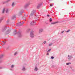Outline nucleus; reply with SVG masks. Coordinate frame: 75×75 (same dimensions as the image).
I'll return each mask as SVG.
<instances>
[{
  "mask_svg": "<svg viewBox=\"0 0 75 75\" xmlns=\"http://www.w3.org/2000/svg\"><path fill=\"white\" fill-rule=\"evenodd\" d=\"M47 16L48 17H50V15H47Z\"/></svg>",
  "mask_w": 75,
  "mask_h": 75,
  "instance_id": "28",
  "label": "nucleus"
},
{
  "mask_svg": "<svg viewBox=\"0 0 75 75\" xmlns=\"http://www.w3.org/2000/svg\"><path fill=\"white\" fill-rule=\"evenodd\" d=\"M51 49H50L48 50V51L47 52H49V51H51Z\"/></svg>",
  "mask_w": 75,
  "mask_h": 75,
  "instance_id": "19",
  "label": "nucleus"
},
{
  "mask_svg": "<svg viewBox=\"0 0 75 75\" xmlns=\"http://www.w3.org/2000/svg\"><path fill=\"white\" fill-rule=\"evenodd\" d=\"M14 67V65H12L11 66V68H13Z\"/></svg>",
  "mask_w": 75,
  "mask_h": 75,
  "instance_id": "17",
  "label": "nucleus"
},
{
  "mask_svg": "<svg viewBox=\"0 0 75 75\" xmlns=\"http://www.w3.org/2000/svg\"><path fill=\"white\" fill-rule=\"evenodd\" d=\"M41 5H42V4H39L38 6V8H40Z\"/></svg>",
  "mask_w": 75,
  "mask_h": 75,
  "instance_id": "5",
  "label": "nucleus"
},
{
  "mask_svg": "<svg viewBox=\"0 0 75 75\" xmlns=\"http://www.w3.org/2000/svg\"><path fill=\"white\" fill-rule=\"evenodd\" d=\"M30 24L31 25H35V22L34 23V22L33 21H32L31 22V23H30Z\"/></svg>",
  "mask_w": 75,
  "mask_h": 75,
  "instance_id": "3",
  "label": "nucleus"
},
{
  "mask_svg": "<svg viewBox=\"0 0 75 75\" xmlns=\"http://www.w3.org/2000/svg\"><path fill=\"white\" fill-rule=\"evenodd\" d=\"M52 6H53L52 4H51L50 5V6L51 7H52Z\"/></svg>",
  "mask_w": 75,
  "mask_h": 75,
  "instance_id": "25",
  "label": "nucleus"
},
{
  "mask_svg": "<svg viewBox=\"0 0 75 75\" xmlns=\"http://www.w3.org/2000/svg\"><path fill=\"white\" fill-rule=\"evenodd\" d=\"M17 54V52H15L14 54V55H16V54Z\"/></svg>",
  "mask_w": 75,
  "mask_h": 75,
  "instance_id": "14",
  "label": "nucleus"
},
{
  "mask_svg": "<svg viewBox=\"0 0 75 75\" xmlns=\"http://www.w3.org/2000/svg\"><path fill=\"white\" fill-rule=\"evenodd\" d=\"M51 59H54V57H51Z\"/></svg>",
  "mask_w": 75,
  "mask_h": 75,
  "instance_id": "16",
  "label": "nucleus"
},
{
  "mask_svg": "<svg viewBox=\"0 0 75 75\" xmlns=\"http://www.w3.org/2000/svg\"><path fill=\"white\" fill-rule=\"evenodd\" d=\"M22 70L23 71H25V67H23Z\"/></svg>",
  "mask_w": 75,
  "mask_h": 75,
  "instance_id": "7",
  "label": "nucleus"
},
{
  "mask_svg": "<svg viewBox=\"0 0 75 75\" xmlns=\"http://www.w3.org/2000/svg\"><path fill=\"white\" fill-rule=\"evenodd\" d=\"M5 42H4V44H5Z\"/></svg>",
  "mask_w": 75,
  "mask_h": 75,
  "instance_id": "33",
  "label": "nucleus"
},
{
  "mask_svg": "<svg viewBox=\"0 0 75 75\" xmlns=\"http://www.w3.org/2000/svg\"><path fill=\"white\" fill-rule=\"evenodd\" d=\"M5 10V9H4V8L2 11V13H4Z\"/></svg>",
  "mask_w": 75,
  "mask_h": 75,
  "instance_id": "10",
  "label": "nucleus"
},
{
  "mask_svg": "<svg viewBox=\"0 0 75 75\" xmlns=\"http://www.w3.org/2000/svg\"><path fill=\"white\" fill-rule=\"evenodd\" d=\"M47 55H49V54L47 53Z\"/></svg>",
  "mask_w": 75,
  "mask_h": 75,
  "instance_id": "31",
  "label": "nucleus"
},
{
  "mask_svg": "<svg viewBox=\"0 0 75 75\" xmlns=\"http://www.w3.org/2000/svg\"><path fill=\"white\" fill-rule=\"evenodd\" d=\"M14 18H16V16H13V19H14Z\"/></svg>",
  "mask_w": 75,
  "mask_h": 75,
  "instance_id": "20",
  "label": "nucleus"
},
{
  "mask_svg": "<svg viewBox=\"0 0 75 75\" xmlns=\"http://www.w3.org/2000/svg\"><path fill=\"white\" fill-rule=\"evenodd\" d=\"M52 21V19L51 18H50V21Z\"/></svg>",
  "mask_w": 75,
  "mask_h": 75,
  "instance_id": "22",
  "label": "nucleus"
},
{
  "mask_svg": "<svg viewBox=\"0 0 75 75\" xmlns=\"http://www.w3.org/2000/svg\"><path fill=\"white\" fill-rule=\"evenodd\" d=\"M71 64V63H66V65H69V64Z\"/></svg>",
  "mask_w": 75,
  "mask_h": 75,
  "instance_id": "12",
  "label": "nucleus"
},
{
  "mask_svg": "<svg viewBox=\"0 0 75 75\" xmlns=\"http://www.w3.org/2000/svg\"><path fill=\"white\" fill-rule=\"evenodd\" d=\"M69 31H70V30H68L67 31H66L67 33H68Z\"/></svg>",
  "mask_w": 75,
  "mask_h": 75,
  "instance_id": "15",
  "label": "nucleus"
},
{
  "mask_svg": "<svg viewBox=\"0 0 75 75\" xmlns=\"http://www.w3.org/2000/svg\"><path fill=\"white\" fill-rule=\"evenodd\" d=\"M52 43H51L50 44H49V46H50V45H52Z\"/></svg>",
  "mask_w": 75,
  "mask_h": 75,
  "instance_id": "21",
  "label": "nucleus"
},
{
  "mask_svg": "<svg viewBox=\"0 0 75 75\" xmlns=\"http://www.w3.org/2000/svg\"><path fill=\"white\" fill-rule=\"evenodd\" d=\"M34 33V31H31V32L30 34V35L31 37L33 38L34 37V33Z\"/></svg>",
  "mask_w": 75,
  "mask_h": 75,
  "instance_id": "2",
  "label": "nucleus"
},
{
  "mask_svg": "<svg viewBox=\"0 0 75 75\" xmlns=\"http://www.w3.org/2000/svg\"><path fill=\"white\" fill-rule=\"evenodd\" d=\"M3 20V18H0V23L1 22V21Z\"/></svg>",
  "mask_w": 75,
  "mask_h": 75,
  "instance_id": "11",
  "label": "nucleus"
},
{
  "mask_svg": "<svg viewBox=\"0 0 75 75\" xmlns=\"http://www.w3.org/2000/svg\"><path fill=\"white\" fill-rule=\"evenodd\" d=\"M8 10H7L6 11V13H8Z\"/></svg>",
  "mask_w": 75,
  "mask_h": 75,
  "instance_id": "24",
  "label": "nucleus"
},
{
  "mask_svg": "<svg viewBox=\"0 0 75 75\" xmlns=\"http://www.w3.org/2000/svg\"><path fill=\"white\" fill-rule=\"evenodd\" d=\"M58 23V22H54L53 23H51V24H57V23Z\"/></svg>",
  "mask_w": 75,
  "mask_h": 75,
  "instance_id": "6",
  "label": "nucleus"
},
{
  "mask_svg": "<svg viewBox=\"0 0 75 75\" xmlns=\"http://www.w3.org/2000/svg\"><path fill=\"white\" fill-rule=\"evenodd\" d=\"M26 17H25V16H24L23 17V20H25V18Z\"/></svg>",
  "mask_w": 75,
  "mask_h": 75,
  "instance_id": "8",
  "label": "nucleus"
},
{
  "mask_svg": "<svg viewBox=\"0 0 75 75\" xmlns=\"http://www.w3.org/2000/svg\"><path fill=\"white\" fill-rule=\"evenodd\" d=\"M42 29H40V32H42Z\"/></svg>",
  "mask_w": 75,
  "mask_h": 75,
  "instance_id": "13",
  "label": "nucleus"
},
{
  "mask_svg": "<svg viewBox=\"0 0 75 75\" xmlns=\"http://www.w3.org/2000/svg\"><path fill=\"white\" fill-rule=\"evenodd\" d=\"M34 70V71H38V68H37V67H35Z\"/></svg>",
  "mask_w": 75,
  "mask_h": 75,
  "instance_id": "4",
  "label": "nucleus"
},
{
  "mask_svg": "<svg viewBox=\"0 0 75 75\" xmlns=\"http://www.w3.org/2000/svg\"><path fill=\"white\" fill-rule=\"evenodd\" d=\"M64 31H62L61 33H62H62H64Z\"/></svg>",
  "mask_w": 75,
  "mask_h": 75,
  "instance_id": "29",
  "label": "nucleus"
},
{
  "mask_svg": "<svg viewBox=\"0 0 75 75\" xmlns=\"http://www.w3.org/2000/svg\"><path fill=\"white\" fill-rule=\"evenodd\" d=\"M4 31H5L4 32V34H9V33H10V29L8 28H5L4 29H3L2 30V32H4Z\"/></svg>",
  "mask_w": 75,
  "mask_h": 75,
  "instance_id": "1",
  "label": "nucleus"
},
{
  "mask_svg": "<svg viewBox=\"0 0 75 75\" xmlns=\"http://www.w3.org/2000/svg\"><path fill=\"white\" fill-rule=\"evenodd\" d=\"M8 1H10V0H8Z\"/></svg>",
  "mask_w": 75,
  "mask_h": 75,
  "instance_id": "32",
  "label": "nucleus"
},
{
  "mask_svg": "<svg viewBox=\"0 0 75 75\" xmlns=\"http://www.w3.org/2000/svg\"><path fill=\"white\" fill-rule=\"evenodd\" d=\"M2 42H4L3 41Z\"/></svg>",
  "mask_w": 75,
  "mask_h": 75,
  "instance_id": "34",
  "label": "nucleus"
},
{
  "mask_svg": "<svg viewBox=\"0 0 75 75\" xmlns=\"http://www.w3.org/2000/svg\"><path fill=\"white\" fill-rule=\"evenodd\" d=\"M12 6L13 7H14V2L12 3Z\"/></svg>",
  "mask_w": 75,
  "mask_h": 75,
  "instance_id": "9",
  "label": "nucleus"
},
{
  "mask_svg": "<svg viewBox=\"0 0 75 75\" xmlns=\"http://www.w3.org/2000/svg\"><path fill=\"white\" fill-rule=\"evenodd\" d=\"M68 57H69V55H68Z\"/></svg>",
  "mask_w": 75,
  "mask_h": 75,
  "instance_id": "35",
  "label": "nucleus"
},
{
  "mask_svg": "<svg viewBox=\"0 0 75 75\" xmlns=\"http://www.w3.org/2000/svg\"><path fill=\"white\" fill-rule=\"evenodd\" d=\"M34 11H33L31 13V14H32V13H34Z\"/></svg>",
  "mask_w": 75,
  "mask_h": 75,
  "instance_id": "26",
  "label": "nucleus"
},
{
  "mask_svg": "<svg viewBox=\"0 0 75 75\" xmlns=\"http://www.w3.org/2000/svg\"><path fill=\"white\" fill-rule=\"evenodd\" d=\"M40 40H42V38H40Z\"/></svg>",
  "mask_w": 75,
  "mask_h": 75,
  "instance_id": "30",
  "label": "nucleus"
},
{
  "mask_svg": "<svg viewBox=\"0 0 75 75\" xmlns=\"http://www.w3.org/2000/svg\"><path fill=\"white\" fill-rule=\"evenodd\" d=\"M43 43H44V44H45V43H46V41H45L43 42Z\"/></svg>",
  "mask_w": 75,
  "mask_h": 75,
  "instance_id": "23",
  "label": "nucleus"
},
{
  "mask_svg": "<svg viewBox=\"0 0 75 75\" xmlns=\"http://www.w3.org/2000/svg\"><path fill=\"white\" fill-rule=\"evenodd\" d=\"M19 24H21V25H19V26H21V25H23V24L22 23H18V25H19Z\"/></svg>",
  "mask_w": 75,
  "mask_h": 75,
  "instance_id": "18",
  "label": "nucleus"
},
{
  "mask_svg": "<svg viewBox=\"0 0 75 75\" xmlns=\"http://www.w3.org/2000/svg\"><path fill=\"white\" fill-rule=\"evenodd\" d=\"M71 58H72V57H70V58H69V59H71Z\"/></svg>",
  "mask_w": 75,
  "mask_h": 75,
  "instance_id": "27",
  "label": "nucleus"
}]
</instances>
